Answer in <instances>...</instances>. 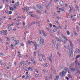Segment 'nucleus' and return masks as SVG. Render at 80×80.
Returning <instances> with one entry per match:
<instances>
[{"label":"nucleus","mask_w":80,"mask_h":80,"mask_svg":"<svg viewBox=\"0 0 80 80\" xmlns=\"http://www.w3.org/2000/svg\"><path fill=\"white\" fill-rule=\"evenodd\" d=\"M64 71H63L62 72L60 73L59 75H60V76L62 75V76H63V75H64Z\"/></svg>","instance_id":"9b49d317"},{"label":"nucleus","mask_w":80,"mask_h":80,"mask_svg":"<svg viewBox=\"0 0 80 80\" xmlns=\"http://www.w3.org/2000/svg\"><path fill=\"white\" fill-rule=\"evenodd\" d=\"M56 38L57 41H60V39L58 38L57 37H56Z\"/></svg>","instance_id":"c9c22d12"},{"label":"nucleus","mask_w":80,"mask_h":80,"mask_svg":"<svg viewBox=\"0 0 80 80\" xmlns=\"http://www.w3.org/2000/svg\"><path fill=\"white\" fill-rule=\"evenodd\" d=\"M65 78H66V79H67V80H69V78H68V77H65Z\"/></svg>","instance_id":"603ef678"},{"label":"nucleus","mask_w":80,"mask_h":80,"mask_svg":"<svg viewBox=\"0 0 80 80\" xmlns=\"http://www.w3.org/2000/svg\"><path fill=\"white\" fill-rule=\"evenodd\" d=\"M52 42L53 45H55V41H54V40H52Z\"/></svg>","instance_id":"c85d7f7f"},{"label":"nucleus","mask_w":80,"mask_h":80,"mask_svg":"<svg viewBox=\"0 0 80 80\" xmlns=\"http://www.w3.org/2000/svg\"><path fill=\"white\" fill-rule=\"evenodd\" d=\"M18 41H17L16 42V43L14 44V46H15L16 45H18Z\"/></svg>","instance_id":"c756f323"},{"label":"nucleus","mask_w":80,"mask_h":80,"mask_svg":"<svg viewBox=\"0 0 80 80\" xmlns=\"http://www.w3.org/2000/svg\"><path fill=\"white\" fill-rule=\"evenodd\" d=\"M80 57V55H78V56H76V59H77V58H78Z\"/></svg>","instance_id":"7c9ffc66"},{"label":"nucleus","mask_w":80,"mask_h":80,"mask_svg":"<svg viewBox=\"0 0 80 80\" xmlns=\"http://www.w3.org/2000/svg\"><path fill=\"white\" fill-rule=\"evenodd\" d=\"M59 78V77L58 76H57L54 78V80H58Z\"/></svg>","instance_id":"f3484780"},{"label":"nucleus","mask_w":80,"mask_h":80,"mask_svg":"<svg viewBox=\"0 0 80 80\" xmlns=\"http://www.w3.org/2000/svg\"><path fill=\"white\" fill-rule=\"evenodd\" d=\"M77 9H78V7L77 6H76L75 7Z\"/></svg>","instance_id":"8fccbe9b"},{"label":"nucleus","mask_w":80,"mask_h":80,"mask_svg":"<svg viewBox=\"0 0 80 80\" xmlns=\"http://www.w3.org/2000/svg\"><path fill=\"white\" fill-rule=\"evenodd\" d=\"M37 8L40 10H42V9H43V7L40 5H37Z\"/></svg>","instance_id":"20e7f679"},{"label":"nucleus","mask_w":80,"mask_h":80,"mask_svg":"<svg viewBox=\"0 0 80 80\" xmlns=\"http://www.w3.org/2000/svg\"><path fill=\"white\" fill-rule=\"evenodd\" d=\"M22 9L23 11H25L26 10L25 7H24V8H22Z\"/></svg>","instance_id":"37998d69"},{"label":"nucleus","mask_w":80,"mask_h":80,"mask_svg":"<svg viewBox=\"0 0 80 80\" xmlns=\"http://www.w3.org/2000/svg\"><path fill=\"white\" fill-rule=\"evenodd\" d=\"M80 50L78 49H77L75 51V53H80Z\"/></svg>","instance_id":"ddd939ff"},{"label":"nucleus","mask_w":80,"mask_h":80,"mask_svg":"<svg viewBox=\"0 0 80 80\" xmlns=\"http://www.w3.org/2000/svg\"><path fill=\"white\" fill-rule=\"evenodd\" d=\"M22 78H25V75H23V76H22Z\"/></svg>","instance_id":"774afa93"},{"label":"nucleus","mask_w":80,"mask_h":80,"mask_svg":"<svg viewBox=\"0 0 80 80\" xmlns=\"http://www.w3.org/2000/svg\"><path fill=\"white\" fill-rule=\"evenodd\" d=\"M67 33L68 34V35H70V32L68 31H67Z\"/></svg>","instance_id":"2f4dec72"},{"label":"nucleus","mask_w":80,"mask_h":80,"mask_svg":"<svg viewBox=\"0 0 80 80\" xmlns=\"http://www.w3.org/2000/svg\"><path fill=\"white\" fill-rule=\"evenodd\" d=\"M16 25H19V24H20V23L18 22H16Z\"/></svg>","instance_id":"052dcab7"},{"label":"nucleus","mask_w":80,"mask_h":80,"mask_svg":"<svg viewBox=\"0 0 80 80\" xmlns=\"http://www.w3.org/2000/svg\"><path fill=\"white\" fill-rule=\"evenodd\" d=\"M50 32H51V30H50V28H46Z\"/></svg>","instance_id":"a878e982"},{"label":"nucleus","mask_w":80,"mask_h":80,"mask_svg":"<svg viewBox=\"0 0 80 80\" xmlns=\"http://www.w3.org/2000/svg\"><path fill=\"white\" fill-rule=\"evenodd\" d=\"M4 76L5 78H6L7 77V75H6V74H4Z\"/></svg>","instance_id":"bf43d9fd"},{"label":"nucleus","mask_w":80,"mask_h":80,"mask_svg":"<svg viewBox=\"0 0 80 80\" xmlns=\"http://www.w3.org/2000/svg\"><path fill=\"white\" fill-rule=\"evenodd\" d=\"M37 12H38V13H40V14H41V13H42L41 11H40V10L37 11Z\"/></svg>","instance_id":"72a5a7b5"},{"label":"nucleus","mask_w":80,"mask_h":80,"mask_svg":"<svg viewBox=\"0 0 80 80\" xmlns=\"http://www.w3.org/2000/svg\"><path fill=\"white\" fill-rule=\"evenodd\" d=\"M57 18H58V19H61V18L58 16L56 17Z\"/></svg>","instance_id":"49530a36"},{"label":"nucleus","mask_w":80,"mask_h":80,"mask_svg":"<svg viewBox=\"0 0 80 80\" xmlns=\"http://www.w3.org/2000/svg\"><path fill=\"white\" fill-rule=\"evenodd\" d=\"M42 59L44 60V61H45L46 59L45 58V57L44 56V55L43 54H42Z\"/></svg>","instance_id":"2eb2a0df"},{"label":"nucleus","mask_w":80,"mask_h":80,"mask_svg":"<svg viewBox=\"0 0 80 80\" xmlns=\"http://www.w3.org/2000/svg\"><path fill=\"white\" fill-rule=\"evenodd\" d=\"M75 35H76V36H77L78 35V34L77 33H75Z\"/></svg>","instance_id":"13d9d810"},{"label":"nucleus","mask_w":80,"mask_h":80,"mask_svg":"<svg viewBox=\"0 0 80 80\" xmlns=\"http://www.w3.org/2000/svg\"><path fill=\"white\" fill-rule=\"evenodd\" d=\"M69 68H70V70L71 72H75V68H73L71 66H70L69 67Z\"/></svg>","instance_id":"7ed1b4c3"},{"label":"nucleus","mask_w":80,"mask_h":80,"mask_svg":"<svg viewBox=\"0 0 80 80\" xmlns=\"http://www.w3.org/2000/svg\"><path fill=\"white\" fill-rule=\"evenodd\" d=\"M7 7L8 8V7H9V8H10V7L9 6V5L7 4Z\"/></svg>","instance_id":"5fc2aeb1"},{"label":"nucleus","mask_w":80,"mask_h":80,"mask_svg":"<svg viewBox=\"0 0 80 80\" xmlns=\"http://www.w3.org/2000/svg\"><path fill=\"white\" fill-rule=\"evenodd\" d=\"M44 42V39H40V44L41 45H42Z\"/></svg>","instance_id":"423d86ee"},{"label":"nucleus","mask_w":80,"mask_h":80,"mask_svg":"<svg viewBox=\"0 0 80 80\" xmlns=\"http://www.w3.org/2000/svg\"><path fill=\"white\" fill-rule=\"evenodd\" d=\"M15 4L16 6L18 7V5H19V2H16L15 3Z\"/></svg>","instance_id":"aec40b11"},{"label":"nucleus","mask_w":80,"mask_h":80,"mask_svg":"<svg viewBox=\"0 0 80 80\" xmlns=\"http://www.w3.org/2000/svg\"><path fill=\"white\" fill-rule=\"evenodd\" d=\"M50 27L51 28V27H52V24H50Z\"/></svg>","instance_id":"680f3d73"},{"label":"nucleus","mask_w":80,"mask_h":80,"mask_svg":"<svg viewBox=\"0 0 80 80\" xmlns=\"http://www.w3.org/2000/svg\"><path fill=\"white\" fill-rule=\"evenodd\" d=\"M37 46H38V45L37 46H34V47H35V50H37Z\"/></svg>","instance_id":"f704fd0d"},{"label":"nucleus","mask_w":80,"mask_h":80,"mask_svg":"<svg viewBox=\"0 0 80 80\" xmlns=\"http://www.w3.org/2000/svg\"><path fill=\"white\" fill-rule=\"evenodd\" d=\"M69 42L70 43V47H71V49H73V44H72V43L71 42V41L69 40Z\"/></svg>","instance_id":"6e6552de"},{"label":"nucleus","mask_w":80,"mask_h":80,"mask_svg":"<svg viewBox=\"0 0 80 80\" xmlns=\"http://www.w3.org/2000/svg\"><path fill=\"white\" fill-rule=\"evenodd\" d=\"M50 78H51V79H52V75L50 74Z\"/></svg>","instance_id":"09e8293b"},{"label":"nucleus","mask_w":80,"mask_h":80,"mask_svg":"<svg viewBox=\"0 0 80 80\" xmlns=\"http://www.w3.org/2000/svg\"><path fill=\"white\" fill-rule=\"evenodd\" d=\"M30 17H35V15H31L30 16Z\"/></svg>","instance_id":"3c124183"},{"label":"nucleus","mask_w":80,"mask_h":80,"mask_svg":"<svg viewBox=\"0 0 80 80\" xmlns=\"http://www.w3.org/2000/svg\"><path fill=\"white\" fill-rule=\"evenodd\" d=\"M38 32L40 34H41L42 33V31H41L40 30L38 31Z\"/></svg>","instance_id":"a18cd8bd"},{"label":"nucleus","mask_w":80,"mask_h":80,"mask_svg":"<svg viewBox=\"0 0 80 80\" xmlns=\"http://www.w3.org/2000/svg\"><path fill=\"white\" fill-rule=\"evenodd\" d=\"M69 57H72L73 56V51L72 49H69Z\"/></svg>","instance_id":"f03ea898"},{"label":"nucleus","mask_w":80,"mask_h":80,"mask_svg":"<svg viewBox=\"0 0 80 80\" xmlns=\"http://www.w3.org/2000/svg\"><path fill=\"white\" fill-rule=\"evenodd\" d=\"M75 68L76 69L77 72L75 73L76 76H78L80 74V67L77 66V65H76Z\"/></svg>","instance_id":"f257e3e1"},{"label":"nucleus","mask_w":80,"mask_h":80,"mask_svg":"<svg viewBox=\"0 0 80 80\" xmlns=\"http://www.w3.org/2000/svg\"><path fill=\"white\" fill-rule=\"evenodd\" d=\"M9 9L10 10H11V11H13V10H14V9H13V8L12 7L10 8Z\"/></svg>","instance_id":"b1692460"},{"label":"nucleus","mask_w":80,"mask_h":80,"mask_svg":"<svg viewBox=\"0 0 80 80\" xmlns=\"http://www.w3.org/2000/svg\"><path fill=\"white\" fill-rule=\"evenodd\" d=\"M77 60H76L75 61V63H76L77 64L76 65H77H77H78V66H80V63L79 62L77 63Z\"/></svg>","instance_id":"4468645a"},{"label":"nucleus","mask_w":80,"mask_h":80,"mask_svg":"<svg viewBox=\"0 0 80 80\" xmlns=\"http://www.w3.org/2000/svg\"><path fill=\"white\" fill-rule=\"evenodd\" d=\"M12 12L11 11H9V15H11V14H12Z\"/></svg>","instance_id":"e433bc0d"},{"label":"nucleus","mask_w":80,"mask_h":80,"mask_svg":"<svg viewBox=\"0 0 80 80\" xmlns=\"http://www.w3.org/2000/svg\"><path fill=\"white\" fill-rule=\"evenodd\" d=\"M13 8H15V9L17 8L16 7V6H13Z\"/></svg>","instance_id":"0e129e2a"},{"label":"nucleus","mask_w":80,"mask_h":80,"mask_svg":"<svg viewBox=\"0 0 80 80\" xmlns=\"http://www.w3.org/2000/svg\"><path fill=\"white\" fill-rule=\"evenodd\" d=\"M52 54H51L50 55L49 57H48V58L49 60H50V61H52Z\"/></svg>","instance_id":"9d476101"},{"label":"nucleus","mask_w":80,"mask_h":80,"mask_svg":"<svg viewBox=\"0 0 80 80\" xmlns=\"http://www.w3.org/2000/svg\"><path fill=\"white\" fill-rule=\"evenodd\" d=\"M61 11H62V12H63V11H64V9H63V8H62V9H61Z\"/></svg>","instance_id":"e2e57ef3"},{"label":"nucleus","mask_w":80,"mask_h":80,"mask_svg":"<svg viewBox=\"0 0 80 80\" xmlns=\"http://www.w3.org/2000/svg\"><path fill=\"white\" fill-rule=\"evenodd\" d=\"M31 43V42H30V41L28 40V45H30Z\"/></svg>","instance_id":"412c9836"},{"label":"nucleus","mask_w":80,"mask_h":80,"mask_svg":"<svg viewBox=\"0 0 80 80\" xmlns=\"http://www.w3.org/2000/svg\"><path fill=\"white\" fill-rule=\"evenodd\" d=\"M63 38H64V39H65V40H68V39L67 38V37L63 36Z\"/></svg>","instance_id":"bb28decb"},{"label":"nucleus","mask_w":80,"mask_h":80,"mask_svg":"<svg viewBox=\"0 0 80 80\" xmlns=\"http://www.w3.org/2000/svg\"><path fill=\"white\" fill-rule=\"evenodd\" d=\"M48 6L49 7H52V5L51 3V2H49L48 4Z\"/></svg>","instance_id":"dca6fc26"},{"label":"nucleus","mask_w":80,"mask_h":80,"mask_svg":"<svg viewBox=\"0 0 80 80\" xmlns=\"http://www.w3.org/2000/svg\"><path fill=\"white\" fill-rule=\"evenodd\" d=\"M26 10L27 11V12H28V10H29V8L28 7H25Z\"/></svg>","instance_id":"4be33fe9"},{"label":"nucleus","mask_w":80,"mask_h":80,"mask_svg":"<svg viewBox=\"0 0 80 80\" xmlns=\"http://www.w3.org/2000/svg\"><path fill=\"white\" fill-rule=\"evenodd\" d=\"M14 38L13 37H12L11 38V40H12V41H13L14 40Z\"/></svg>","instance_id":"58836bf2"},{"label":"nucleus","mask_w":80,"mask_h":80,"mask_svg":"<svg viewBox=\"0 0 80 80\" xmlns=\"http://www.w3.org/2000/svg\"><path fill=\"white\" fill-rule=\"evenodd\" d=\"M78 43H80V39H78Z\"/></svg>","instance_id":"4d7b16f0"},{"label":"nucleus","mask_w":80,"mask_h":80,"mask_svg":"<svg viewBox=\"0 0 80 80\" xmlns=\"http://www.w3.org/2000/svg\"><path fill=\"white\" fill-rule=\"evenodd\" d=\"M58 28H59L60 29H62V27L61 26H60V24H58Z\"/></svg>","instance_id":"a211bd4d"},{"label":"nucleus","mask_w":80,"mask_h":80,"mask_svg":"<svg viewBox=\"0 0 80 80\" xmlns=\"http://www.w3.org/2000/svg\"><path fill=\"white\" fill-rule=\"evenodd\" d=\"M58 55H59V57H60V56L61 55V54H60V53H59V52H58Z\"/></svg>","instance_id":"79ce46f5"},{"label":"nucleus","mask_w":80,"mask_h":80,"mask_svg":"<svg viewBox=\"0 0 80 80\" xmlns=\"http://www.w3.org/2000/svg\"><path fill=\"white\" fill-rule=\"evenodd\" d=\"M56 47L57 48V49H58V48L60 47V44H58L57 45Z\"/></svg>","instance_id":"393cba45"},{"label":"nucleus","mask_w":80,"mask_h":80,"mask_svg":"<svg viewBox=\"0 0 80 80\" xmlns=\"http://www.w3.org/2000/svg\"><path fill=\"white\" fill-rule=\"evenodd\" d=\"M9 66L10 67H11V66H12V63L10 62L9 63Z\"/></svg>","instance_id":"4c0bfd02"},{"label":"nucleus","mask_w":80,"mask_h":80,"mask_svg":"<svg viewBox=\"0 0 80 80\" xmlns=\"http://www.w3.org/2000/svg\"><path fill=\"white\" fill-rule=\"evenodd\" d=\"M69 12L70 13H72V9H70V10L69 11Z\"/></svg>","instance_id":"ea45409f"},{"label":"nucleus","mask_w":80,"mask_h":80,"mask_svg":"<svg viewBox=\"0 0 80 80\" xmlns=\"http://www.w3.org/2000/svg\"><path fill=\"white\" fill-rule=\"evenodd\" d=\"M42 34L43 36H44V37L47 36V33H46L44 32V31L42 30Z\"/></svg>","instance_id":"1a4fd4ad"},{"label":"nucleus","mask_w":80,"mask_h":80,"mask_svg":"<svg viewBox=\"0 0 80 80\" xmlns=\"http://www.w3.org/2000/svg\"><path fill=\"white\" fill-rule=\"evenodd\" d=\"M31 61H32V62L34 61V58H31Z\"/></svg>","instance_id":"c03bdc74"},{"label":"nucleus","mask_w":80,"mask_h":80,"mask_svg":"<svg viewBox=\"0 0 80 80\" xmlns=\"http://www.w3.org/2000/svg\"><path fill=\"white\" fill-rule=\"evenodd\" d=\"M8 30H12V28L10 27V26H8Z\"/></svg>","instance_id":"6ab92c4d"},{"label":"nucleus","mask_w":80,"mask_h":80,"mask_svg":"<svg viewBox=\"0 0 80 80\" xmlns=\"http://www.w3.org/2000/svg\"><path fill=\"white\" fill-rule=\"evenodd\" d=\"M73 17V15L72 14H70L69 15V18H72Z\"/></svg>","instance_id":"cd10ccee"},{"label":"nucleus","mask_w":80,"mask_h":80,"mask_svg":"<svg viewBox=\"0 0 80 80\" xmlns=\"http://www.w3.org/2000/svg\"><path fill=\"white\" fill-rule=\"evenodd\" d=\"M34 46H37L38 45H37V43L35 42H33Z\"/></svg>","instance_id":"473e14b6"},{"label":"nucleus","mask_w":80,"mask_h":80,"mask_svg":"<svg viewBox=\"0 0 80 80\" xmlns=\"http://www.w3.org/2000/svg\"><path fill=\"white\" fill-rule=\"evenodd\" d=\"M65 7H68V6H67V4H65Z\"/></svg>","instance_id":"69168bd1"},{"label":"nucleus","mask_w":80,"mask_h":80,"mask_svg":"<svg viewBox=\"0 0 80 80\" xmlns=\"http://www.w3.org/2000/svg\"><path fill=\"white\" fill-rule=\"evenodd\" d=\"M32 12H30L29 13V15H32Z\"/></svg>","instance_id":"338daca9"},{"label":"nucleus","mask_w":80,"mask_h":80,"mask_svg":"<svg viewBox=\"0 0 80 80\" xmlns=\"http://www.w3.org/2000/svg\"><path fill=\"white\" fill-rule=\"evenodd\" d=\"M1 32L2 33H4V35H6V33H7V30H3L1 31Z\"/></svg>","instance_id":"39448f33"},{"label":"nucleus","mask_w":80,"mask_h":80,"mask_svg":"<svg viewBox=\"0 0 80 80\" xmlns=\"http://www.w3.org/2000/svg\"><path fill=\"white\" fill-rule=\"evenodd\" d=\"M59 42H63V40H62V39H61L60 40L59 39Z\"/></svg>","instance_id":"de8ad7c7"},{"label":"nucleus","mask_w":80,"mask_h":80,"mask_svg":"<svg viewBox=\"0 0 80 80\" xmlns=\"http://www.w3.org/2000/svg\"><path fill=\"white\" fill-rule=\"evenodd\" d=\"M59 4L62 7L64 5V3H63V1H60L59 2Z\"/></svg>","instance_id":"0eeeda50"},{"label":"nucleus","mask_w":80,"mask_h":80,"mask_svg":"<svg viewBox=\"0 0 80 80\" xmlns=\"http://www.w3.org/2000/svg\"><path fill=\"white\" fill-rule=\"evenodd\" d=\"M46 7L48 10V5L46 6Z\"/></svg>","instance_id":"864d4df0"},{"label":"nucleus","mask_w":80,"mask_h":80,"mask_svg":"<svg viewBox=\"0 0 80 80\" xmlns=\"http://www.w3.org/2000/svg\"><path fill=\"white\" fill-rule=\"evenodd\" d=\"M68 77L69 78H72V76H71V75H70V74L68 75Z\"/></svg>","instance_id":"a19ab883"},{"label":"nucleus","mask_w":80,"mask_h":80,"mask_svg":"<svg viewBox=\"0 0 80 80\" xmlns=\"http://www.w3.org/2000/svg\"><path fill=\"white\" fill-rule=\"evenodd\" d=\"M35 70H36V72H37V73H38V71H37V69H35Z\"/></svg>","instance_id":"6e6d98bb"},{"label":"nucleus","mask_w":80,"mask_h":80,"mask_svg":"<svg viewBox=\"0 0 80 80\" xmlns=\"http://www.w3.org/2000/svg\"><path fill=\"white\" fill-rule=\"evenodd\" d=\"M64 73H67V70H68V68H66L64 69Z\"/></svg>","instance_id":"f8f14e48"},{"label":"nucleus","mask_w":80,"mask_h":80,"mask_svg":"<svg viewBox=\"0 0 80 80\" xmlns=\"http://www.w3.org/2000/svg\"><path fill=\"white\" fill-rule=\"evenodd\" d=\"M26 68L28 69V70H31L32 68V67H29V68Z\"/></svg>","instance_id":"5701e85b"}]
</instances>
